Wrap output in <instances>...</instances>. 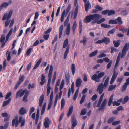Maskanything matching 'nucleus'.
Here are the masks:
<instances>
[{"instance_id":"f257e3e1","label":"nucleus","mask_w":129,"mask_h":129,"mask_svg":"<svg viewBox=\"0 0 129 129\" xmlns=\"http://www.w3.org/2000/svg\"><path fill=\"white\" fill-rule=\"evenodd\" d=\"M12 11L10 10L8 13H6L4 14L2 19V20L4 21L6 20L5 23V27H7L8 26L11 21L9 25V27L11 28L13 26L14 21V19H12L11 21L10 19H9L12 15Z\"/></svg>"},{"instance_id":"f03ea898","label":"nucleus","mask_w":129,"mask_h":129,"mask_svg":"<svg viewBox=\"0 0 129 129\" xmlns=\"http://www.w3.org/2000/svg\"><path fill=\"white\" fill-rule=\"evenodd\" d=\"M102 16L101 15L98 14H95L93 15H90L89 16H86L84 21L86 23H89L92 20H94L92 23H97V20L101 18Z\"/></svg>"},{"instance_id":"7ed1b4c3","label":"nucleus","mask_w":129,"mask_h":129,"mask_svg":"<svg viewBox=\"0 0 129 129\" xmlns=\"http://www.w3.org/2000/svg\"><path fill=\"white\" fill-rule=\"evenodd\" d=\"M109 78L108 76L105 80L104 85L102 83L100 84L98 86L96 91L100 94H101L103 92L104 89H106L107 87L108 83Z\"/></svg>"},{"instance_id":"20e7f679","label":"nucleus","mask_w":129,"mask_h":129,"mask_svg":"<svg viewBox=\"0 0 129 129\" xmlns=\"http://www.w3.org/2000/svg\"><path fill=\"white\" fill-rule=\"evenodd\" d=\"M100 71H97L96 74L94 75L92 77V80L98 82L100 81V78L103 77L105 74L104 72L100 73Z\"/></svg>"},{"instance_id":"39448f33","label":"nucleus","mask_w":129,"mask_h":129,"mask_svg":"<svg viewBox=\"0 0 129 129\" xmlns=\"http://www.w3.org/2000/svg\"><path fill=\"white\" fill-rule=\"evenodd\" d=\"M68 39H66L64 40L63 45V47L64 48H65L67 46H68L64 52V59H65L67 58L68 54L69 51L70 47L69 45L68 46Z\"/></svg>"},{"instance_id":"423d86ee","label":"nucleus","mask_w":129,"mask_h":129,"mask_svg":"<svg viewBox=\"0 0 129 129\" xmlns=\"http://www.w3.org/2000/svg\"><path fill=\"white\" fill-rule=\"evenodd\" d=\"M71 8V5L69 4L66 10H64L62 13L61 16V22H63L64 20V18L67 15L69 11L70 10Z\"/></svg>"},{"instance_id":"0eeeda50","label":"nucleus","mask_w":129,"mask_h":129,"mask_svg":"<svg viewBox=\"0 0 129 129\" xmlns=\"http://www.w3.org/2000/svg\"><path fill=\"white\" fill-rule=\"evenodd\" d=\"M121 55V52H120L119 53L117 58V60L114 66L115 68L114 70V73L113 75L116 78H117L118 76V73L116 72V67L118 66L119 62Z\"/></svg>"},{"instance_id":"6e6552de","label":"nucleus","mask_w":129,"mask_h":129,"mask_svg":"<svg viewBox=\"0 0 129 129\" xmlns=\"http://www.w3.org/2000/svg\"><path fill=\"white\" fill-rule=\"evenodd\" d=\"M25 122V119H23V116H19V121L16 120L15 121V126L16 127H17L19 123H21V126L22 127L24 125Z\"/></svg>"},{"instance_id":"1a4fd4ad","label":"nucleus","mask_w":129,"mask_h":129,"mask_svg":"<svg viewBox=\"0 0 129 129\" xmlns=\"http://www.w3.org/2000/svg\"><path fill=\"white\" fill-rule=\"evenodd\" d=\"M129 47V43H126L124 45L122 50L121 54V58H122L125 57L127 51L128 50Z\"/></svg>"},{"instance_id":"9d476101","label":"nucleus","mask_w":129,"mask_h":129,"mask_svg":"<svg viewBox=\"0 0 129 129\" xmlns=\"http://www.w3.org/2000/svg\"><path fill=\"white\" fill-rule=\"evenodd\" d=\"M84 2L85 3L84 4L85 10L87 12L89 8H91V5L89 1L87 2V0H83Z\"/></svg>"},{"instance_id":"9b49d317","label":"nucleus","mask_w":129,"mask_h":129,"mask_svg":"<svg viewBox=\"0 0 129 129\" xmlns=\"http://www.w3.org/2000/svg\"><path fill=\"white\" fill-rule=\"evenodd\" d=\"M26 91V90H23L22 89H21L19 90L16 93V98H17L19 96L20 97H22L24 95Z\"/></svg>"},{"instance_id":"f8f14e48","label":"nucleus","mask_w":129,"mask_h":129,"mask_svg":"<svg viewBox=\"0 0 129 129\" xmlns=\"http://www.w3.org/2000/svg\"><path fill=\"white\" fill-rule=\"evenodd\" d=\"M44 125L46 128H48L49 127V125L51 122V121L48 117L45 118L44 119Z\"/></svg>"},{"instance_id":"ddd939ff","label":"nucleus","mask_w":129,"mask_h":129,"mask_svg":"<svg viewBox=\"0 0 129 129\" xmlns=\"http://www.w3.org/2000/svg\"><path fill=\"white\" fill-rule=\"evenodd\" d=\"M129 85V77L126 80V82L123 86L121 89L122 92H124L126 89L127 86Z\"/></svg>"},{"instance_id":"4468645a","label":"nucleus","mask_w":129,"mask_h":129,"mask_svg":"<svg viewBox=\"0 0 129 129\" xmlns=\"http://www.w3.org/2000/svg\"><path fill=\"white\" fill-rule=\"evenodd\" d=\"M51 79H48L47 85V95L48 96L50 93L51 87L50 86V84L51 82Z\"/></svg>"},{"instance_id":"2eb2a0df","label":"nucleus","mask_w":129,"mask_h":129,"mask_svg":"<svg viewBox=\"0 0 129 129\" xmlns=\"http://www.w3.org/2000/svg\"><path fill=\"white\" fill-rule=\"evenodd\" d=\"M82 80L80 78H78L76 81V87H79L81 86L82 85Z\"/></svg>"},{"instance_id":"dca6fc26","label":"nucleus","mask_w":129,"mask_h":129,"mask_svg":"<svg viewBox=\"0 0 129 129\" xmlns=\"http://www.w3.org/2000/svg\"><path fill=\"white\" fill-rule=\"evenodd\" d=\"M107 100L106 99H105L103 101L101 106L100 107L99 110L100 111L102 110L106 106Z\"/></svg>"},{"instance_id":"f3484780","label":"nucleus","mask_w":129,"mask_h":129,"mask_svg":"<svg viewBox=\"0 0 129 129\" xmlns=\"http://www.w3.org/2000/svg\"><path fill=\"white\" fill-rule=\"evenodd\" d=\"M26 112V110L24 107H22L21 108L19 111V114L22 115H23Z\"/></svg>"},{"instance_id":"a211bd4d","label":"nucleus","mask_w":129,"mask_h":129,"mask_svg":"<svg viewBox=\"0 0 129 129\" xmlns=\"http://www.w3.org/2000/svg\"><path fill=\"white\" fill-rule=\"evenodd\" d=\"M53 70V67L52 65H51L49 72L48 77L49 79H51L52 77V73Z\"/></svg>"},{"instance_id":"6ab92c4d","label":"nucleus","mask_w":129,"mask_h":129,"mask_svg":"<svg viewBox=\"0 0 129 129\" xmlns=\"http://www.w3.org/2000/svg\"><path fill=\"white\" fill-rule=\"evenodd\" d=\"M44 95L42 94L40 96L39 101V104L40 107L42 106V104L44 100Z\"/></svg>"},{"instance_id":"aec40b11","label":"nucleus","mask_w":129,"mask_h":129,"mask_svg":"<svg viewBox=\"0 0 129 129\" xmlns=\"http://www.w3.org/2000/svg\"><path fill=\"white\" fill-rule=\"evenodd\" d=\"M104 95V93H103L100 96L97 104V107H98L100 106Z\"/></svg>"},{"instance_id":"412c9836","label":"nucleus","mask_w":129,"mask_h":129,"mask_svg":"<svg viewBox=\"0 0 129 129\" xmlns=\"http://www.w3.org/2000/svg\"><path fill=\"white\" fill-rule=\"evenodd\" d=\"M63 25H61L59 28V38H60L62 36V34L63 30Z\"/></svg>"},{"instance_id":"4be33fe9","label":"nucleus","mask_w":129,"mask_h":129,"mask_svg":"<svg viewBox=\"0 0 129 129\" xmlns=\"http://www.w3.org/2000/svg\"><path fill=\"white\" fill-rule=\"evenodd\" d=\"M45 76L44 74H42L41 76V81L40 83L41 85H43L46 82V80L45 79Z\"/></svg>"},{"instance_id":"5701e85b","label":"nucleus","mask_w":129,"mask_h":129,"mask_svg":"<svg viewBox=\"0 0 129 129\" xmlns=\"http://www.w3.org/2000/svg\"><path fill=\"white\" fill-rule=\"evenodd\" d=\"M70 29V23H68L66 28V34L68 36L69 35Z\"/></svg>"},{"instance_id":"b1692460","label":"nucleus","mask_w":129,"mask_h":129,"mask_svg":"<svg viewBox=\"0 0 129 129\" xmlns=\"http://www.w3.org/2000/svg\"><path fill=\"white\" fill-rule=\"evenodd\" d=\"M72 127H73V129H74V128L77 125V122L76 120V119L74 118L73 117L72 120Z\"/></svg>"},{"instance_id":"393cba45","label":"nucleus","mask_w":129,"mask_h":129,"mask_svg":"<svg viewBox=\"0 0 129 129\" xmlns=\"http://www.w3.org/2000/svg\"><path fill=\"white\" fill-rule=\"evenodd\" d=\"M103 42L105 43L106 44H108L110 42V39L108 38L104 37L103 39Z\"/></svg>"},{"instance_id":"a878e982","label":"nucleus","mask_w":129,"mask_h":129,"mask_svg":"<svg viewBox=\"0 0 129 129\" xmlns=\"http://www.w3.org/2000/svg\"><path fill=\"white\" fill-rule=\"evenodd\" d=\"M13 30V29L12 28H11L9 32L6 36V42L8 41L10 36L12 33Z\"/></svg>"},{"instance_id":"bb28decb","label":"nucleus","mask_w":129,"mask_h":129,"mask_svg":"<svg viewBox=\"0 0 129 129\" xmlns=\"http://www.w3.org/2000/svg\"><path fill=\"white\" fill-rule=\"evenodd\" d=\"M77 27V24L76 21L74 22L72 27V30L73 34H74L75 29Z\"/></svg>"},{"instance_id":"cd10ccee","label":"nucleus","mask_w":129,"mask_h":129,"mask_svg":"<svg viewBox=\"0 0 129 129\" xmlns=\"http://www.w3.org/2000/svg\"><path fill=\"white\" fill-rule=\"evenodd\" d=\"M73 108V106H71L69 109L67 115V116L69 117L72 114Z\"/></svg>"},{"instance_id":"c85d7f7f","label":"nucleus","mask_w":129,"mask_h":129,"mask_svg":"<svg viewBox=\"0 0 129 129\" xmlns=\"http://www.w3.org/2000/svg\"><path fill=\"white\" fill-rule=\"evenodd\" d=\"M87 38L85 36H84L83 37V40H81L80 41V43H83L84 45L85 46L86 44V42L87 41Z\"/></svg>"},{"instance_id":"c756f323","label":"nucleus","mask_w":129,"mask_h":129,"mask_svg":"<svg viewBox=\"0 0 129 129\" xmlns=\"http://www.w3.org/2000/svg\"><path fill=\"white\" fill-rule=\"evenodd\" d=\"M42 58H41L39 59L38 61L37 62L35 66L34 67L33 69H34L37 68L40 64L42 61Z\"/></svg>"},{"instance_id":"7c9ffc66","label":"nucleus","mask_w":129,"mask_h":129,"mask_svg":"<svg viewBox=\"0 0 129 129\" xmlns=\"http://www.w3.org/2000/svg\"><path fill=\"white\" fill-rule=\"evenodd\" d=\"M113 43L114 44V46L116 47H118L120 45V41L119 40L117 41L114 40L113 41Z\"/></svg>"},{"instance_id":"2f4dec72","label":"nucleus","mask_w":129,"mask_h":129,"mask_svg":"<svg viewBox=\"0 0 129 129\" xmlns=\"http://www.w3.org/2000/svg\"><path fill=\"white\" fill-rule=\"evenodd\" d=\"M116 85H110L108 88V91H112L116 88Z\"/></svg>"},{"instance_id":"473e14b6","label":"nucleus","mask_w":129,"mask_h":129,"mask_svg":"<svg viewBox=\"0 0 129 129\" xmlns=\"http://www.w3.org/2000/svg\"><path fill=\"white\" fill-rule=\"evenodd\" d=\"M46 103H44L42 107L41 112V115H42L44 113L46 107Z\"/></svg>"},{"instance_id":"72a5a7b5","label":"nucleus","mask_w":129,"mask_h":129,"mask_svg":"<svg viewBox=\"0 0 129 129\" xmlns=\"http://www.w3.org/2000/svg\"><path fill=\"white\" fill-rule=\"evenodd\" d=\"M71 70L73 75H74L75 71L76 68L75 64H72L71 65Z\"/></svg>"},{"instance_id":"f704fd0d","label":"nucleus","mask_w":129,"mask_h":129,"mask_svg":"<svg viewBox=\"0 0 129 129\" xmlns=\"http://www.w3.org/2000/svg\"><path fill=\"white\" fill-rule=\"evenodd\" d=\"M79 32L80 34H81L82 32V22L81 21H79Z\"/></svg>"},{"instance_id":"c9c22d12","label":"nucleus","mask_w":129,"mask_h":129,"mask_svg":"<svg viewBox=\"0 0 129 129\" xmlns=\"http://www.w3.org/2000/svg\"><path fill=\"white\" fill-rule=\"evenodd\" d=\"M18 116L17 115L15 117L14 119H13L12 121V126H14L15 124V121H18Z\"/></svg>"},{"instance_id":"e433bc0d","label":"nucleus","mask_w":129,"mask_h":129,"mask_svg":"<svg viewBox=\"0 0 129 129\" xmlns=\"http://www.w3.org/2000/svg\"><path fill=\"white\" fill-rule=\"evenodd\" d=\"M11 99L9 98L8 100L5 101L4 102L3 104V106L4 107L7 105L11 101Z\"/></svg>"},{"instance_id":"4c0bfd02","label":"nucleus","mask_w":129,"mask_h":129,"mask_svg":"<svg viewBox=\"0 0 129 129\" xmlns=\"http://www.w3.org/2000/svg\"><path fill=\"white\" fill-rule=\"evenodd\" d=\"M117 23H118L119 24L121 25L122 24L123 22L122 21L121 18L120 17H118L116 19Z\"/></svg>"},{"instance_id":"58836bf2","label":"nucleus","mask_w":129,"mask_h":129,"mask_svg":"<svg viewBox=\"0 0 129 129\" xmlns=\"http://www.w3.org/2000/svg\"><path fill=\"white\" fill-rule=\"evenodd\" d=\"M25 78V76L23 75H21L19 77V81L18 82H20L21 83L24 81Z\"/></svg>"},{"instance_id":"ea45409f","label":"nucleus","mask_w":129,"mask_h":129,"mask_svg":"<svg viewBox=\"0 0 129 129\" xmlns=\"http://www.w3.org/2000/svg\"><path fill=\"white\" fill-rule=\"evenodd\" d=\"M79 88H78L76 90V92H75L73 98V99L74 100H75L77 98L79 91Z\"/></svg>"},{"instance_id":"a19ab883","label":"nucleus","mask_w":129,"mask_h":129,"mask_svg":"<svg viewBox=\"0 0 129 129\" xmlns=\"http://www.w3.org/2000/svg\"><path fill=\"white\" fill-rule=\"evenodd\" d=\"M115 119V117H111L108 120L107 123L108 124H111V123H112Z\"/></svg>"},{"instance_id":"79ce46f5","label":"nucleus","mask_w":129,"mask_h":129,"mask_svg":"<svg viewBox=\"0 0 129 129\" xmlns=\"http://www.w3.org/2000/svg\"><path fill=\"white\" fill-rule=\"evenodd\" d=\"M8 54V56L7 57V60L8 61H10L11 59V56H10L11 53L9 51V50H8L6 54Z\"/></svg>"},{"instance_id":"37998d69","label":"nucleus","mask_w":129,"mask_h":129,"mask_svg":"<svg viewBox=\"0 0 129 129\" xmlns=\"http://www.w3.org/2000/svg\"><path fill=\"white\" fill-rule=\"evenodd\" d=\"M113 96L112 95L110 96V98L109 99V100L108 102V105L110 106L111 105V103H113Z\"/></svg>"},{"instance_id":"c03bdc74","label":"nucleus","mask_w":129,"mask_h":129,"mask_svg":"<svg viewBox=\"0 0 129 129\" xmlns=\"http://www.w3.org/2000/svg\"><path fill=\"white\" fill-rule=\"evenodd\" d=\"M98 51L97 50H96L95 51L93 52L89 55V57H92L96 55L98 53Z\"/></svg>"},{"instance_id":"a18cd8bd","label":"nucleus","mask_w":129,"mask_h":129,"mask_svg":"<svg viewBox=\"0 0 129 129\" xmlns=\"http://www.w3.org/2000/svg\"><path fill=\"white\" fill-rule=\"evenodd\" d=\"M87 109L85 108H83L81 111L80 115H85L86 113Z\"/></svg>"},{"instance_id":"49530a36","label":"nucleus","mask_w":129,"mask_h":129,"mask_svg":"<svg viewBox=\"0 0 129 129\" xmlns=\"http://www.w3.org/2000/svg\"><path fill=\"white\" fill-rule=\"evenodd\" d=\"M116 78V77L112 75L111 80L110 81V84H113Z\"/></svg>"},{"instance_id":"de8ad7c7","label":"nucleus","mask_w":129,"mask_h":129,"mask_svg":"<svg viewBox=\"0 0 129 129\" xmlns=\"http://www.w3.org/2000/svg\"><path fill=\"white\" fill-rule=\"evenodd\" d=\"M117 20H112L111 19L109 20V24H117Z\"/></svg>"},{"instance_id":"09e8293b","label":"nucleus","mask_w":129,"mask_h":129,"mask_svg":"<svg viewBox=\"0 0 129 129\" xmlns=\"http://www.w3.org/2000/svg\"><path fill=\"white\" fill-rule=\"evenodd\" d=\"M101 27L105 28H109L111 27L110 25H108L107 24H105L104 23L102 24L101 25Z\"/></svg>"},{"instance_id":"8fccbe9b","label":"nucleus","mask_w":129,"mask_h":129,"mask_svg":"<svg viewBox=\"0 0 129 129\" xmlns=\"http://www.w3.org/2000/svg\"><path fill=\"white\" fill-rule=\"evenodd\" d=\"M118 51V50L117 49L115 48L114 47L111 48V53H112L114 52H117Z\"/></svg>"},{"instance_id":"3c124183","label":"nucleus","mask_w":129,"mask_h":129,"mask_svg":"<svg viewBox=\"0 0 129 129\" xmlns=\"http://www.w3.org/2000/svg\"><path fill=\"white\" fill-rule=\"evenodd\" d=\"M64 80H62L61 85L60 86V91H62L61 90L63 87L64 84Z\"/></svg>"},{"instance_id":"603ef678","label":"nucleus","mask_w":129,"mask_h":129,"mask_svg":"<svg viewBox=\"0 0 129 129\" xmlns=\"http://www.w3.org/2000/svg\"><path fill=\"white\" fill-rule=\"evenodd\" d=\"M115 13V11L113 10H111L110 11L109 10V11L108 13V15L109 16L111 15H112L114 14Z\"/></svg>"},{"instance_id":"864d4df0","label":"nucleus","mask_w":129,"mask_h":129,"mask_svg":"<svg viewBox=\"0 0 129 129\" xmlns=\"http://www.w3.org/2000/svg\"><path fill=\"white\" fill-rule=\"evenodd\" d=\"M5 40V37L4 35H2L1 36L0 39V42L1 43L3 42H5L4 41Z\"/></svg>"},{"instance_id":"5fc2aeb1","label":"nucleus","mask_w":129,"mask_h":129,"mask_svg":"<svg viewBox=\"0 0 129 129\" xmlns=\"http://www.w3.org/2000/svg\"><path fill=\"white\" fill-rule=\"evenodd\" d=\"M86 96V95L85 94L83 95L81 100L80 101V104H82Z\"/></svg>"},{"instance_id":"6e6d98bb","label":"nucleus","mask_w":129,"mask_h":129,"mask_svg":"<svg viewBox=\"0 0 129 129\" xmlns=\"http://www.w3.org/2000/svg\"><path fill=\"white\" fill-rule=\"evenodd\" d=\"M58 95L57 94L56 95L54 101V107H55L58 101Z\"/></svg>"},{"instance_id":"4d7b16f0","label":"nucleus","mask_w":129,"mask_h":129,"mask_svg":"<svg viewBox=\"0 0 129 129\" xmlns=\"http://www.w3.org/2000/svg\"><path fill=\"white\" fill-rule=\"evenodd\" d=\"M123 79V77H121L120 78H117V82H119V83L118 84V85H119L120 84Z\"/></svg>"},{"instance_id":"13d9d810","label":"nucleus","mask_w":129,"mask_h":129,"mask_svg":"<svg viewBox=\"0 0 129 129\" xmlns=\"http://www.w3.org/2000/svg\"><path fill=\"white\" fill-rule=\"evenodd\" d=\"M105 19L104 18H102L100 19L97 20V24H100L104 22L105 20Z\"/></svg>"},{"instance_id":"bf43d9fd","label":"nucleus","mask_w":129,"mask_h":129,"mask_svg":"<svg viewBox=\"0 0 129 129\" xmlns=\"http://www.w3.org/2000/svg\"><path fill=\"white\" fill-rule=\"evenodd\" d=\"M53 103V101L52 100H50L49 103V104L48 107L47 108L48 110H49L51 108Z\"/></svg>"},{"instance_id":"052dcab7","label":"nucleus","mask_w":129,"mask_h":129,"mask_svg":"<svg viewBox=\"0 0 129 129\" xmlns=\"http://www.w3.org/2000/svg\"><path fill=\"white\" fill-rule=\"evenodd\" d=\"M66 77V82L67 85H68L69 83V80L70 77L69 76H67L66 75L65 76Z\"/></svg>"},{"instance_id":"680f3d73","label":"nucleus","mask_w":129,"mask_h":129,"mask_svg":"<svg viewBox=\"0 0 129 129\" xmlns=\"http://www.w3.org/2000/svg\"><path fill=\"white\" fill-rule=\"evenodd\" d=\"M9 5L8 3L7 2H4L1 5V6L3 8L6 7Z\"/></svg>"},{"instance_id":"e2e57ef3","label":"nucleus","mask_w":129,"mask_h":129,"mask_svg":"<svg viewBox=\"0 0 129 129\" xmlns=\"http://www.w3.org/2000/svg\"><path fill=\"white\" fill-rule=\"evenodd\" d=\"M113 106L116 105V106H118L120 105V103L116 101H114V102H113Z\"/></svg>"},{"instance_id":"0e129e2a","label":"nucleus","mask_w":129,"mask_h":129,"mask_svg":"<svg viewBox=\"0 0 129 129\" xmlns=\"http://www.w3.org/2000/svg\"><path fill=\"white\" fill-rule=\"evenodd\" d=\"M129 98L128 96H126L124 98V101L122 102L123 104L126 103L129 100Z\"/></svg>"},{"instance_id":"69168bd1","label":"nucleus","mask_w":129,"mask_h":129,"mask_svg":"<svg viewBox=\"0 0 129 129\" xmlns=\"http://www.w3.org/2000/svg\"><path fill=\"white\" fill-rule=\"evenodd\" d=\"M120 120L114 121L112 123V125H117L120 123Z\"/></svg>"},{"instance_id":"338daca9","label":"nucleus","mask_w":129,"mask_h":129,"mask_svg":"<svg viewBox=\"0 0 129 129\" xmlns=\"http://www.w3.org/2000/svg\"><path fill=\"white\" fill-rule=\"evenodd\" d=\"M112 63V61L110 60L108 63L107 66V69H109L111 67Z\"/></svg>"},{"instance_id":"774afa93","label":"nucleus","mask_w":129,"mask_h":129,"mask_svg":"<svg viewBox=\"0 0 129 129\" xmlns=\"http://www.w3.org/2000/svg\"><path fill=\"white\" fill-rule=\"evenodd\" d=\"M20 82H17L16 84L15 85V87H14V89L15 90H16L17 88L19 87V85L21 84Z\"/></svg>"}]
</instances>
